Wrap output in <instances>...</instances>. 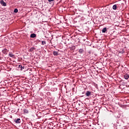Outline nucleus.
<instances>
[{
    "label": "nucleus",
    "mask_w": 129,
    "mask_h": 129,
    "mask_svg": "<svg viewBox=\"0 0 129 129\" xmlns=\"http://www.w3.org/2000/svg\"><path fill=\"white\" fill-rule=\"evenodd\" d=\"M85 95L87 97H90L91 95H93V93L89 91H87L85 93Z\"/></svg>",
    "instance_id": "nucleus-1"
},
{
    "label": "nucleus",
    "mask_w": 129,
    "mask_h": 129,
    "mask_svg": "<svg viewBox=\"0 0 129 129\" xmlns=\"http://www.w3.org/2000/svg\"><path fill=\"white\" fill-rule=\"evenodd\" d=\"M0 4L2 5V6H3V7H6L7 6V3H6L4 0H2L0 2Z\"/></svg>",
    "instance_id": "nucleus-2"
},
{
    "label": "nucleus",
    "mask_w": 129,
    "mask_h": 129,
    "mask_svg": "<svg viewBox=\"0 0 129 129\" xmlns=\"http://www.w3.org/2000/svg\"><path fill=\"white\" fill-rule=\"evenodd\" d=\"M79 53L80 54H83L84 53V49L83 48H80L79 50Z\"/></svg>",
    "instance_id": "nucleus-3"
},
{
    "label": "nucleus",
    "mask_w": 129,
    "mask_h": 129,
    "mask_svg": "<svg viewBox=\"0 0 129 129\" xmlns=\"http://www.w3.org/2000/svg\"><path fill=\"white\" fill-rule=\"evenodd\" d=\"M16 123H21V119L17 118V119L15 120Z\"/></svg>",
    "instance_id": "nucleus-4"
},
{
    "label": "nucleus",
    "mask_w": 129,
    "mask_h": 129,
    "mask_svg": "<svg viewBox=\"0 0 129 129\" xmlns=\"http://www.w3.org/2000/svg\"><path fill=\"white\" fill-rule=\"evenodd\" d=\"M124 78L126 80H127L129 78V75H128V74H125L124 75Z\"/></svg>",
    "instance_id": "nucleus-5"
},
{
    "label": "nucleus",
    "mask_w": 129,
    "mask_h": 129,
    "mask_svg": "<svg viewBox=\"0 0 129 129\" xmlns=\"http://www.w3.org/2000/svg\"><path fill=\"white\" fill-rule=\"evenodd\" d=\"M36 35L35 33H32L30 35V38H36Z\"/></svg>",
    "instance_id": "nucleus-6"
},
{
    "label": "nucleus",
    "mask_w": 129,
    "mask_h": 129,
    "mask_svg": "<svg viewBox=\"0 0 129 129\" xmlns=\"http://www.w3.org/2000/svg\"><path fill=\"white\" fill-rule=\"evenodd\" d=\"M7 52H8V49L7 48H5L2 50V53H3V54H7Z\"/></svg>",
    "instance_id": "nucleus-7"
},
{
    "label": "nucleus",
    "mask_w": 129,
    "mask_h": 129,
    "mask_svg": "<svg viewBox=\"0 0 129 129\" xmlns=\"http://www.w3.org/2000/svg\"><path fill=\"white\" fill-rule=\"evenodd\" d=\"M34 50H36V48L32 47L30 48L29 52H33L34 51Z\"/></svg>",
    "instance_id": "nucleus-8"
},
{
    "label": "nucleus",
    "mask_w": 129,
    "mask_h": 129,
    "mask_svg": "<svg viewBox=\"0 0 129 129\" xmlns=\"http://www.w3.org/2000/svg\"><path fill=\"white\" fill-rule=\"evenodd\" d=\"M18 68V70H20V71H22V64H19Z\"/></svg>",
    "instance_id": "nucleus-9"
},
{
    "label": "nucleus",
    "mask_w": 129,
    "mask_h": 129,
    "mask_svg": "<svg viewBox=\"0 0 129 129\" xmlns=\"http://www.w3.org/2000/svg\"><path fill=\"white\" fill-rule=\"evenodd\" d=\"M112 9L113 10H116V9H117V6H116V5H113L112 7Z\"/></svg>",
    "instance_id": "nucleus-10"
},
{
    "label": "nucleus",
    "mask_w": 129,
    "mask_h": 129,
    "mask_svg": "<svg viewBox=\"0 0 129 129\" xmlns=\"http://www.w3.org/2000/svg\"><path fill=\"white\" fill-rule=\"evenodd\" d=\"M53 54L54 56H58V52L57 51H53Z\"/></svg>",
    "instance_id": "nucleus-11"
},
{
    "label": "nucleus",
    "mask_w": 129,
    "mask_h": 129,
    "mask_svg": "<svg viewBox=\"0 0 129 129\" xmlns=\"http://www.w3.org/2000/svg\"><path fill=\"white\" fill-rule=\"evenodd\" d=\"M107 30H106V28H104L102 30V33H105L106 32Z\"/></svg>",
    "instance_id": "nucleus-12"
},
{
    "label": "nucleus",
    "mask_w": 129,
    "mask_h": 129,
    "mask_svg": "<svg viewBox=\"0 0 129 129\" xmlns=\"http://www.w3.org/2000/svg\"><path fill=\"white\" fill-rule=\"evenodd\" d=\"M9 56V57H14V56H15V55L13 54V53L10 52Z\"/></svg>",
    "instance_id": "nucleus-13"
},
{
    "label": "nucleus",
    "mask_w": 129,
    "mask_h": 129,
    "mask_svg": "<svg viewBox=\"0 0 129 129\" xmlns=\"http://www.w3.org/2000/svg\"><path fill=\"white\" fill-rule=\"evenodd\" d=\"M104 20L107 23V22H109V18H108V17H106Z\"/></svg>",
    "instance_id": "nucleus-14"
},
{
    "label": "nucleus",
    "mask_w": 129,
    "mask_h": 129,
    "mask_svg": "<svg viewBox=\"0 0 129 129\" xmlns=\"http://www.w3.org/2000/svg\"><path fill=\"white\" fill-rule=\"evenodd\" d=\"M24 113H29V111L28 110V109H25L24 110Z\"/></svg>",
    "instance_id": "nucleus-15"
},
{
    "label": "nucleus",
    "mask_w": 129,
    "mask_h": 129,
    "mask_svg": "<svg viewBox=\"0 0 129 129\" xmlns=\"http://www.w3.org/2000/svg\"><path fill=\"white\" fill-rule=\"evenodd\" d=\"M14 13H18V12H19V10H18V9L16 8L14 9Z\"/></svg>",
    "instance_id": "nucleus-16"
},
{
    "label": "nucleus",
    "mask_w": 129,
    "mask_h": 129,
    "mask_svg": "<svg viewBox=\"0 0 129 129\" xmlns=\"http://www.w3.org/2000/svg\"><path fill=\"white\" fill-rule=\"evenodd\" d=\"M41 45H46V41H42L41 42Z\"/></svg>",
    "instance_id": "nucleus-17"
},
{
    "label": "nucleus",
    "mask_w": 129,
    "mask_h": 129,
    "mask_svg": "<svg viewBox=\"0 0 129 129\" xmlns=\"http://www.w3.org/2000/svg\"><path fill=\"white\" fill-rule=\"evenodd\" d=\"M48 2H49V3H51V2H54V0H48Z\"/></svg>",
    "instance_id": "nucleus-18"
},
{
    "label": "nucleus",
    "mask_w": 129,
    "mask_h": 129,
    "mask_svg": "<svg viewBox=\"0 0 129 129\" xmlns=\"http://www.w3.org/2000/svg\"><path fill=\"white\" fill-rule=\"evenodd\" d=\"M120 53L123 54V53H124V51L123 50H122L120 52Z\"/></svg>",
    "instance_id": "nucleus-19"
},
{
    "label": "nucleus",
    "mask_w": 129,
    "mask_h": 129,
    "mask_svg": "<svg viewBox=\"0 0 129 129\" xmlns=\"http://www.w3.org/2000/svg\"><path fill=\"white\" fill-rule=\"evenodd\" d=\"M21 69H22V70H23V69H25V67L22 66V68H21Z\"/></svg>",
    "instance_id": "nucleus-20"
},
{
    "label": "nucleus",
    "mask_w": 129,
    "mask_h": 129,
    "mask_svg": "<svg viewBox=\"0 0 129 129\" xmlns=\"http://www.w3.org/2000/svg\"><path fill=\"white\" fill-rule=\"evenodd\" d=\"M88 53H89L90 54H91V52L90 51H89L88 52Z\"/></svg>",
    "instance_id": "nucleus-21"
},
{
    "label": "nucleus",
    "mask_w": 129,
    "mask_h": 129,
    "mask_svg": "<svg viewBox=\"0 0 129 129\" xmlns=\"http://www.w3.org/2000/svg\"><path fill=\"white\" fill-rule=\"evenodd\" d=\"M82 94H84V92H83L82 93Z\"/></svg>",
    "instance_id": "nucleus-22"
},
{
    "label": "nucleus",
    "mask_w": 129,
    "mask_h": 129,
    "mask_svg": "<svg viewBox=\"0 0 129 129\" xmlns=\"http://www.w3.org/2000/svg\"><path fill=\"white\" fill-rule=\"evenodd\" d=\"M55 89L56 90H57V88H55Z\"/></svg>",
    "instance_id": "nucleus-23"
},
{
    "label": "nucleus",
    "mask_w": 129,
    "mask_h": 129,
    "mask_svg": "<svg viewBox=\"0 0 129 129\" xmlns=\"http://www.w3.org/2000/svg\"><path fill=\"white\" fill-rule=\"evenodd\" d=\"M82 97H83V96H82Z\"/></svg>",
    "instance_id": "nucleus-24"
}]
</instances>
